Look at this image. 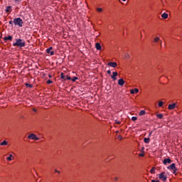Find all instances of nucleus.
Wrapping results in <instances>:
<instances>
[{
	"label": "nucleus",
	"instance_id": "obj_24",
	"mask_svg": "<svg viewBox=\"0 0 182 182\" xmlns=\"http://www.w3.org/2000/svg\"><path fill=\"white\" fill-rule=\"evenodd\" d=\"M156 117H158V119H163V114H158L156 115Z\"/></svg>",
	"mask_w": 182,
	"mask_h": 182
},
{
	"label": "nucleus",
	"instance_id": "obj_30",
	"mask_svg": "<svg viewBox=\"0 0 182 182\" xmlns=\"http://www.w3.org/2000/svg\"><path fill=\"white\" fill-rule=\"evenodd\" d=\"M47 83H48V85H50V83H53V81H52V80H48L47 81Z\"/></svg>",
	"mask_w": 182,
	"mask_h": 182
},
{
	"label": "nucleus",
	"instance_id": "obj_6",
	"mask_svg": "<svg viewBox=\"0 0 182 182\" xmlns=\"http://www.w3.org/2000/svg\"><path fill=\"white\" fill-rule=\"evenodd\" d=\"M53 49L52 47H49L47 50H46V53H50V56H53L55 55V52L54 51H51Z\"/></svg>",
	"mask_w": 182,
	"mask_h": 182
},
{
	"label": "nucleus",
	"instance_id": "obj_18",
	"mask_svg": "<svg viewBox=\"0 0 182 182\" xmlns=\"http://www.w3.org/2000/svg\"><path fill=\"white\" fill-rule=\"evenodd\" d=\"M144 143L148 144V143H150V138H144Z\"/></svg>",
	"mask_w": 182,
	"mask_h": 182
},
{
	"label": "nucleus",
	"instance_id": "obj_21",
	"mask_svg": "<svg viewBox=\"0 0 182 182\" xmlns=\"http://www.w3.org/2000/svg\"><path fill=\"white\" fill-rule=\"evenodd\" d=\"M159 41H161L159 37H156V38H154V42L155 43H156V42H158Z\"/></svg>",
	"mask_w": 182,
	"mask_h": 182
},
{
	"label": "nucleus",
	"instance_id": "obj_1",
	"mask_svg": "<svg viewBox=\"0 0 182 182\" xmlns=\"http://www.w3.org/2000/svg\"><path fill=\"white\" fill-rule=\"evenodd\" d=\"M13 46H17V48H25V46H26V43L23 39L16 38V42L13 43Z\"/></svg>",
	"mask_w": 182,
	"mask_h": 182
},
{
	"label": "nucleus",
	"instance_id": "obj_39",
	"mask_svg": "<svg viewBox=\"0 0 182 182\" xmlns=\"http://www.w3.org/2000/svg\"><path fill=\"white\" fill-rule=\"evenodd\" d=\"M114 180H115V181H117L119 180V178L115 177V178H114Z\"/></svg>",
	"mask_w": 182,
	"mask_h": 182
},
{
	"label": "nucleus",
	"instance_id": "obj_29",
	"mask_svg": "<svg viewBox=\"0 0 182 182\" xmlns=\"http://www.w3.org/2000/svg\"><path fill=\"white\" fill-rule=\"evenodd\" d=\"M65 79H67L68 80H72V78L68 75L65 76Z\"/></svg>",
	"mask_w": 182,
	"mask_h": 182
},
{
	"label": "nucleus",
	"instance_id": "obj_16",
	"mask_svg": "<svg viewBox=\"0 0 182 182\" xmlns=\"http://www.w3.org/2000/svg\"><path fill=\"white\" fill-rule=\"evenodd\" d=\"M161 18H163L164 19H167L168 18V14H166V13H164L162 15H161Z\"/></svg>",
	"mask_w": 182,
	"mask_h": 182
},
{
	"label": "nucleus",
	"instance_id": "obj_34",
	"mask_svg": "<svg viewBox=\"0 0 182 182\" xmlns=\"http://www.w3.org/2000/svg\"><path fill=\"white\" fill-rule=\"evenodd\" d=\"M115 123H116L117 124H120L121 122H120V121H117V119H116V120H115Z\"/></svg>",
	"mask_w": 182,
	"mask_h": 182
},
{
	"label": "nucleus",
	"instance_id": "obj_31",
	"mask_svg": "<svg viewBox=\"0 0 182 182\" xmlns=\"http://www.w3.org/2000/svg\"><path fill=\"white\" fill-rule=\"evenodd\" d=\"M9 25H11V26H14V21H9Z\"/></svg>",
	"mask_w": 182,
	"mask_h": 182
},
{
	"label": "nucleus",
	"instance_id": "obj_20",
	"mask_svg": "<svg viewBox=\"0 0 182 182\" xmlns=\"http://www.w3.org/2000/svg\"><path fill=\"white\" fill-rule=\"evenodd\" d=\"M144 114H146V111L144 110L140 111L139 116H144Z\"/></svg>",
	"mask_w": 182,
	"mask_h": 182
},
{
	"label": "nucleus",
	"instance_id": "obj_10",
	"mask_svg": "<svg viewBox=\"0 0 182 182\" xmlns=\"http://www.w3.org/2000/svg\"><path fill=\"white\" fill-rule=\"evenodd\" d=\"M118 85H119V86H123V85H124V80H123V78H121L118 80Z\"/></svg>",
	"mask_w": 182,
	"mask_h": 182
},
{
	"label": "nucleus",
	"instance_id": "obj_12",
	"mask_svg": "<svg viewBox=\"0 0 182 182\" xmlns=\"http://www.w3.org/2000/svg\"><path fill=\"white\" fill-rule=\"evenodd\" d=\"M116 76H117V72H113L112 75V79H113V80H116L117 79Z\"/></svg>",
	"mask_w": 182,
	"mask_h": 182
},
{
	"label": "nucleus",
	"instance_id": "obj_9",
	"mask_svg": "<svg viewBox=\"0 0 182 182\" xmlns=\"http://www.w3.org/2000/svg\"><path fill=\"white\" fill-rule=\"evenodd\" d=\"M168 170H175L176 164H171L169 166L167 167Z\"/></svg>",
	"mask_w": 182,
	"mask_h": 182
},
{
	"label": "nucleus",
	"instance_id": "obj_45",
	"mask_svg": "<svg viewBox=\"0 0 182 182\" xmlns=\"http://www.w3.org/2000/svg\"><path fill=\"white\" fill-rule=\"evenodd\" d=\"M48 77H52V76L50 75H48Z\"/></svg>",
	"mask_w": 182,
	"mask_h": 182
},
{
	"label": "nucleus",
	"instance_id": "obj_27",
	"mask_svg": "<svg viewBox=\"0 0 182 182\" xmlns=\"http://www.w3.org/2000/svg\"><path fill=\"white\" fill-rule=\"evenodd\" d=\"M77 77H73V78H72V80H73V82H76V80H77Z\"/></svg>",
	"mask_w": 182,
	"mask_h": 182
},
{
	"label": "nucleus",
	"instance_id": "obj_2",
	"mask_svg": "<svg viewBox=\"0 0 182 182\" xmlns=\"http://www.w3.org/2000/svg\"><path fill=\"white\" fill-rule=\"evenodd\" d=\"M14 23L16 26H20V28H22L23 25V21L21 18H16L14 19Z\"/></svg>",
	"mask_w": 182,
	"mask_h": 182
},
{
	"label": "nucleus",
	"instance_id": "obj_25",
	"mask_svg": "<svg viewBox=\"0 0 182 182\" xmlns=\"http://www.w3.org/2000/svg\"><path fill=\"white\" fill-rule=\"evenodd\" d=\"M136 120H137V117H132V122H136Z\"/></svg>",
	"mask_w": 182,
	"mask_h": 182
},
{
	"label": "nucleus",
	"instance_id": "obj_36",
	"mask_svg": "<svg viewBox=\"0 0 182 182\" xmlns=\"http://www.w3.org/2000/svg\"><path fill=\"white\" fill-rule=\"evenodd\" d=\"M125 58H126L127 59H129V54H125Z\"/></svg>",
	"mask_w": 182,
	"mask_h": 182
},
{
	"label": "nucleus",
	"instance_id": "obj_14",
	"mask_svg": "<svg viewBox=\"0 0 182 182\" xmlns=\"http://www.w3.org/2000/svg\"><path fill=\"white\" fill-rule=\"evenodd\" d=\"M130 93L132 95H134V93H139V89L135 88L134 90H130Z\"/></svg>",
	"mask_w": 182,
	"mask_h": 182
},
{
	"label": "nucleus",
	"instance_id": "obj_44",
	"mask_svg": "<svg viewBox=\"0 0 182 182\" xmlns=\"http://www.w3.org/2000/svg\"><path fill=\"white\" fill-rule=\"evenodd\" d=\"M57 173H58V174H60V171H57Z\"/></svg>",
	"mask_w": 182,
	"mask_h": 182
},
{
	"label": "nucleus",
	"instance_id": "obj_37",
	"mask_svg": "<svg viewBox=\"0 0 182 182\" xmlns=\"http://www.w3.org/2000/svg\"><path fill=\"white\" fill-rule=\"evenodd\" d=\"M107 73L108 75H110V74L112 73V71H110V70H109L107 71Z\"/></svg>",
	"mask_w": 182,
	"mask_h": 182
},
{
	"label": "nucleus",
	"instance_id": "obj_38",
	"mask_svg": "<svg viewBox=\"0 0 182 182\" xmlns=\"http://www.w3.org/2000/svg\"><path fill=\"white\" fill-rule=\"evenodd\" d=\"M151 182H160L159 181L152 180Z\"/></svg>",
	"mask_w": 182,
	"mask_h": 182
},
{
	"label": "nucleus",
	"instance_id": "obj_41",
	"mask_svg": "<svg viewBox=\"0 0 182 182\" xmlns=\"http://www.w3.org/2000/svg\"><path fill=\"white\" fill-rule=\"evenodd\" d=\"M118 139H119V140H122V136H118Z\"/></svg>",
	"mask_w": 182,
	"mask_h": 182
},
{
	"label": "nucleus",
	"instance_id": "obj_7",
	"mask_svg": "<svg viewBox=\"0 0 182 182\" xmlns=\"http://www.w3.org/2000/svg\"><path fill=\"white\" fill-rule=\"evenodd\" d=\"M108 66H110L111 68H117V63L116 62H109L107 63Z\"/></svg>",
	"mask_w": 182,
	"mask_h": 182
},
{
	"label": "nucleus",
	"instance_id": "obj_46",
	"mask_svg": "<svg viewBox=\"0 0 182 182\" xmlns=\"http://www.w3.org/2000/svg\"><path fill=\"white\" fill-rule=\"evenodd\" d=\"M141 150H144V147H142V148H141Z\"/></svg>",
	"mask_w": 182,
	"mask_h": 182
},
{
	"label": "nucleus",
	"instance_id": "obj_15",
	"mask_svg": "<svg viewBox=\"0 0 182 182\" xmlns=\"http://www.w3.org/2000/svg\"><path fill=\"white\" fill-rule=\"evenodd\" d=\"M11 11H12V6H8L6 8V13L11 12Z\"/></svg>",
	"mask_w": 182,
	"mask_h": 182
},
{
	"label": "nucleus",
	"instance_id": "obj_8",
	"mask_svg": "<svg viewBox=\"0 0 182 182\" xmlns=\"http://www.w3.org/2000/svg\"><path fill=\"white\" fill-rule=\"evenodd\" d=\"M163 164H171V159H170V158H168V159H165L164 161H163Z\"/></svg>",
	"mask_w": 182,
	"mask_h": 182
},
{
	"label": "nucleus",
	"instance_id": "obj_19",
	"mask_svg": "<svg viewBox=\"0 0 182 182\" xmlns=\"http://www.w3.org/2000/svg\"><path fill=\"white\" fill-rule=\"evenodd\" d=\"M12 157H14V156L12 154H9V156L6 158V160L12 161Z\"/></svg>",
	"mask_w": 182,
	"mask_h": 182
},
{
	"label": "nucleus",
	"instance_id": "obj_4",
	"mask_svg": "<svg viewBox=\"0 0 182 182\" xmlns=\"http://www.w3.org/2000/svg\"><path fill=\"white\" fill-rule=\"evenodd\" d=\"M28 139H30L31 140H39V137L36 136L35 134H30L28 136Z\"/></svg>",
	"mask_w": 182,
	"mask_h": 182
},
{
	"label": "nucleus",
	"instance_id": "obj_28",
	"mask_svg": "<svg viewBox=\"0 0 182 182\" xmlns=\"http://www.w3.org/2000/svg\"><path fill=\"white\" fill-rule=\"evenodd\" d=\"M97 12H102L103 9L102 8H97Z\"/></svg>",
	"mask_w": 182,
	"mask_h": 182
},
{
	"label": "nucleus",
	"instance_id": "obj_40",
	"mask_svg": "<svg viewBox=\"0 0 182 182\" xmlns=\"http://www.w3.org/2000/svg\"><path fill=\"white\" fill-rule=\"evenodd\" d=\"M33 112H37L36 109L33 108Z\"/></svg>",
	"mask_w": 182,
	"mask_h": 182
},
{
	"label": "nucleus",
	"instance_id": "obj_22",
	"mask_svg": "<svg viewBox=\"0 0 182 182\" xmlns=\"http://www.w3.org/2000/svg\"><path fill=\"white\" fill-rule=\"evenodd\" d=\"M60 77H61V79L66 80V77L64 75L63 73H60Z\"/></svg>",
	"mask_w": 182,
	"mask_h": 182
},
{
	"label": "nucleus",
	"instance_id": "obj_3",
	"mask_svg": "<svg viewBox=\"0 0 182 182\" xmlns=\"http://www.w3.org/2000/svg\"><path fill=\"white\" fill-rule=\"evenodd\" d=\"M165 174V172H162L159 174V180H161L162 181H167V176Z\"/></svg>",
	"mask_w": 182,
	"mask_h": 182
},
{
	"label": "nucleus",
	"instance_id": "obj_17",
	"mask_svg": "<svg viewBox=\"0 0 182 182\" xmlns=\"http://www.w3.org/2000/svg\"><path fill=\"white\" fill-rule=\"evenodd\" d=\"M0 146H8V141H3L0 143Z\"/></svg>",
	"mask_w": 182,
	"mask_h": 182
},
{
	"label": "nucleus",
	"instance_id": "obj_32",
	"mask_svg": "<svg viewBox=\"0 0 182 182\" xmlns=\"http://www.w3.org/2000/svg\"><path fill=\"white\" fill-rule=\"evenodd\" d=\"M26 86L27 87H32V85L28 84V83H26Z\"/></svg>",
	"mask_w": 182,
	"mask_h": 182
},
{
	"label": "nucleus",
	"instance_id": "obj_26",
	"mask_svg": "<svg viewBox=\"0 0 182 182\" xmlns=\"http://www.w3.org/2000/svg\"><path fill=\"white\" fill-rule=\"evenodd\" d=\"M158 105H159V107H163V102H162V101H160V102H159Z\"/></svg>",
	"mask_w": 182,
	"mask_h": 182
},
{
	"label": "nucleus",
	"instance_id": "obj_43",
	"mask_svg": "<svg viewBox=\"0 0 182 182\" xmlns=\"http://www.w3.org/2000/svg\"><path fill=\"white\" fill-rule=\"evenodd\" d=\"M151 136V132L149 133V136L150 137Z\"/></svg>",
	"mask_w": 182,
	"mask_h": 182
},
{
	"label": "nucleus",
	"instance_id": "obj_5",
	"mask_svg": "<svg viewBox=\"0 0 182 182\" xmlns=\"http://www.w3.org/2000/svg\"><path fill=\"white\" fill-rule=\"evenodd\" d=\"M176 107H177V104L176 103L170 104L168 106V110H173V109H176Z\"/></svg>",
	"mask_w": 182,
	"mask_h": 182
},
{
	"label": "nucleus",
	"instance_id": "obj_48",
	"mask_svg": "<svg viewBox=\"0 0 182 182\" xmlns=\"http://www.w3.org/2000/svg\"><path fill=\"white\" fill-rule=\"evenodd\" d=\"M123 1V2H126V0H122Z\"/></svg>",
	"mask_w": 182,
	"mask_h": 182
},
{
	"label": "nucleus",
	"instance_id": "obj_47",
	"mask_svg": "<svg viewBox=\"0 0 182 182\" xmlns=\"http://www.w3.org/2000/svg\"><path fill=\"white\" fill-rule=\"evenodd\" d=\"M55 172L57 173V172H58V170L55 169Z\"/></svg>",
	"mask_w": 182,
	"mask_h": 182
},
{
	"label": "nucleus",
	"instance_id": "obj_33",
	"mask_svg": "<svg viewBox=\"0 0 182 182\" xmlns=\"http://www.w3.org/2000/svg\"><path fill=\"white\" fill-rule=\"evenodd\" d=\"M139 157H144V153L139 154Z\"/></svg>",
	"mask_w": 182,
	"mask_h": 182
},
{
	"label": "nucleus",
	"instance_id": "obj_35",
	"mask_svg": "<svg viewBox=\"0 0 182 182\" xmlns=\"http://www.w3.org/2000/svg\"><path fill=\"white\" fill-rule=\"evenodd\" d=\"M172 170H173V174H176V171H177V168H175V169H172Z\"/></svg>",
	"mask_w": 182,
	"mask_h": 182
},
{
	"label": "nucleus",
	"instance_id": "obj_23",
	"mask_svg": "<svg viewBox=\"0 0 182 182\" xmlns=\"http://www.w3.org/2000/svg\"><path fill=\"white\" fill-rule=\"evenodd\" d=\"M150 173H151L152 174H154V173H156V168H155V167H153V168L151 169Z\"/></svg>",
	"mask_w": 182,
	"mask_h": 182
},
{
	"label": "nucleus",
	"instance_id": "obj_11",
	"mask_svg": "<svg viewBox=\"0 0 182 182\" xmlns=\"http://www.w3.org/2000/svg\"><path fill=\"white\" fill-rule=\"evenodd\" d=\"M12 39H14L12 36H9L7 37H4V41H12Z\"/></svg>",
	"mask_w": 182,
	"mask_h": 182
},
{
	"label": "nucleus",
	"instance_id": "obj_42",
	"mask_svg": "<svg viewBox=\"0 0 182 182\" xmlns=\"http://www.w3.org/2000/svg\"><path fill=\"white\" fill-rule=\"evenodd\" d=\"M161 43H160V46H161V45H162V43H163V41H160Z\"/></svg>",
	"mask_w": 182,
	"mask_h": 182
},
{
	"label": "nucleus",
	"instance_id": "obj_49",
	"mask_svg": "<svg viewBox=\"0 0 182 182\" xmlns=\"http://www.w3.org/2000/svg\"><path fill=\"white\" fill-rule=\"evenodd\" d=\"M2 38V36H0V39Z\"/></svg>",
	"mask_w": 182,
	"mask_h": 182
},
{
	"label": "nucleus",
	"instance_id": "obj_13",
	"mask_svg": "<svg viewBox=\"0 0 182 182\" xmlns=\"http://www.w3.org/2000/svg\"><path fill=\"white\" fill-rule=\"evenodd\" d=\"M95 48H96L97 50H100L102 49V46H100V43H97L95 44Z\"/></svg>",
	"mask_w": 182,
	"mask_h": 182
}]
</instances>
